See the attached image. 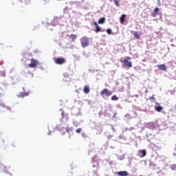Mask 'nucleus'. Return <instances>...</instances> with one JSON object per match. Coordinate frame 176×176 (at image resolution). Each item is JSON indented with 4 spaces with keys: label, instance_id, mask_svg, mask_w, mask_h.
I'll return each instance as SVG.
<instances>
[{
    "label": "nucleus",
    "instance_id": "1",
    "mask_svg": "<svg viewBox=\"0 0 176 176\" xmlns=\"http://www.w3.org/2000/svg\"><path fill=\"white\" fill-rule=\"evenodd\" d=\"M131 58L130 56H127L125 59L121 60V63L128 68H131L133 67V63L129 61V60H131Z\"/></svg>",
    "mask_w": 176,
    "mask_h": 176
},
{
    "label": "nucleus",
    "instance_id": "2",
    "mask_svg": "<svg viewBox=\"0 0 176 176\" xmlns=\"http://www.w3.org/2000/svg\"><path fill=\"white\" fill-rule=\"evenodd\" d=\"M100 96L103 98H105V97H109L110 96H112V91H111L108 89L105 88L100 91Z\"/></svg>",
    "mask_w": 176,
    "mask_h": 176
},
{
    "label": "nucleus",
    "instance_id": "3",
    "mask_svg": "<svg viewBox=\"0 0 176 176\" xmlns=\"http://www.w3.org/2000/svg\"><path fill=\"white\" fill-rule=\"evenodd\" d=\"M80 42H81V46L82 47H87V46H89V38H87V36H83L80 39Z\"/></svg>",
    "mask_w": 176,
    "mask_h": 176
},
{
    "label": "nucleus",
    "instance_id": "4",
    "mask_svg": "<svg viewBox=\"0 0 176 176\" xmlns=\"http://www.w3.org/2000/svg\"><path fill=\"white\" fill-rule=\"evenodd\" d=\"M39 62H38V60L32 58L31 59V63L28 65V67H30V68H36Z\"/></svg>",
    "mask_w": 176,
    "mask_h": 176
},
{
    "label": "nucleus",
    "instance_id": "5",
    "mask_svg": "<svg viewBox=\"0 0 176 176\" xmlns=\"http://www.w3.org/2000/svg\"><path fill=\"white\" fill-rule=\"evenodd\" d=\"M54 62L56 64H58L59 65H63V64H65V58L60 57L54 59Z\"/></svg>",
    "mask_w": 176,
    "mask_h": 176
},
{
    "label": "nucleus",
    "instance_id": "6",
    "mask_svg": "<svg viewBox=\"0 0 176 176\" xmlns=\"http://www.w3.org/2000/svg\"><path fill=\"white\" fill-rule=\"evenodd\" d=\"M138 156H139V157H145L146 156V150H139Z\"/></svg>",
    "mask_w": 176,
    "mask_h": 176
},
{
    "label": "nucleus",
    "instance_id": "7",
    "mask_svg": "<svg viewBox=\"0 0 176 176\" xmlns=\"http://www.w3.org/2000/svg\"><path fill=\"white\" fill-rule=\"evenodd\" d=\"M131 34H133V36L136 39H141V35H142V32H131Z\"/></svg>",
    "mask_w": 176,
    "mask_h": 176
},
{
    "label": "nucleus",
    "instance_id": "8",
    "mask_svg": "<svg viewBox=\"0 0 176 176\" xmlns=\"http://www.w3.org/2000/svg\"><path fill=\"white\" fill-rule=\"evenodd\" d=\"M156 104L158 106L155 107V111H157V112H162V111H163V107L160 106V104L158 102H156Z\"/></svg>",
    "mask_w": 176,
    "mask_h": 176
},
{
    "label": "nucleus",
    "instance_id": "9",
    "mask_svg": "<svg viewBox=\"0 0 176 176\" xmlns=\"http://www.w3.org/2000/svg\"><path fill=\"white\" fill-rule=\"evenodd\" d=\"M116 174L119 176H129V173L126 170L117 172Z\"/></svg>",
    "mask_w": 176,
    "mask_h": 176
},
{
    "label": "nucleus",
    "instance_id": "10",
    "mask_svg": "<svg viewBox=\"0 0 176 176\" xmlns=\"http://www.w3.org/2000/svg\"><path fill=\"white\" fill-rule=\"evenodd\" d=\"M157 67L159 68V69H161V71H164L165 72H167V67H166V65H158Z\"/></svg>",
    "mask_w": 176,
    "mask_h": 176
},
{
    "label": "nucleus",
    "instance_id": "11",
    "mask_svg": "<svg viewBox=\"0 0 176 176\" xmlns=\"http://www.w3.org/2000/svg\"><path fill=\"white\" fill-rule=\"evenodd\" d=\"M83 92L85 94H89V93H90V87L88 85L85 86L83 89Z\"/></svg>",
    "mask_w": 176,
    "mask_h": 176
},
{
    "label": "nucleus",
    "instance_id": "12",
    "mask_svg": "<svg viewBox=\"0 0 176 176\" xmlns=\"http://www.w3.org/2000/svg\"><path fill=\"white\" fill-rule=\"evenodd\" d=\"M94 25H95V27H96V29L95 30L96 32H101V31H102L101 28L98 27V23H97V22H94Z\"/></svg>",
    "mask_w": 176,
    "mask_h": 176
},
{
    "label": "nucleus",
    "instance_id": "13",
    "mask_svg": "<svg viewBox=\"0 0 176 176\" xmlns=\"http://www.w3.org/2000/svg\"><path fill=\"white\" fill-rule=\"evenodd\" d=\"M157 13H159V8H155L154 12L152 13V16H153V17H156V16H157Z\"/></svg>",
    "mask_w": 176,
    "mask_h": 176
},
{
    "label": "nucleus",
    "instance_id": "14",
    "mask_svg": "<svg viewBox=\"0 0 176 176\" xmlns=\"http://www.w3.org/2000/svg\"><path fill=\"white\" fill-rule=\"evenodd\" d=\"M126 14H122V16L120 17V23L121 24H123L124 23V20H126Z\"/></svg>",
    "mask_w": 176,
    "mask_h": 176
},
{
    "label": "nucleus",
    "instance_id": "15",
    "mask_svg": "<svg viewBox=\"0 0 176 176\" xmlns=\"http://www.w3.org/2000/svg\"><path fill=\"white\" fill-rule=\"evenodd\" d=\"M104 23H105V18H101L98 21V24H104Z\"/></svg>",
    "mask_w": 176,
    "mask_h": 176
},
{
    "label": "nucleus",
    "instance_id": "16",
    "mask_svg": "<svg viewBox=\"0 0 176 176\" xmlns=\"http://www.w3.org/2000/svg\"><path fill=\"white\" fill-rule=\"evenodd\" d=\"M70 39H72V41H73V42L76 39V35L75 34H72L69 36Z\"/></svg>",
    "mask_w": 176,
    "mask_h": 176
},
{
    "label": "nucleus",
    "instance_id": "17",
    "mask_svg": "<svg viewBox=\"0 0 176 176\" xmlns=\"http://www.w3.org/2000/svg\"><path fill=\"white\" fill-rule=\"evenodd\" d=\"M111 100H112V101H118V100H119V98H118V96H116V95H114L111 97Z\"/></svg>",
    "mask_w": 176,
    "mask_h": 176
},
{
    "label": "nucleus",
    "instance_id": "18",
    "mask_svg": "<svg viewBox=\"0 0 176 176\" xmlns=\"http://www.w3.org/2000/svg\"><path fill=\"white\" fill-rule=\"evenodd\" d=\"M107 34H109V35H111V34H112V30L111 29H107Z\"/></svg>",
    "mask_w": 176,
    "mask_h": 176
},
{
    "label": "nucleus",
    "instance_id": "19",
    "mask_svg": "<svg viewBox=\"0 0 176 176\" xmlns=\"http://www.w3.org/2000/svg\"><path fill=\"white\" fill-rule=\"evenodd\" d=\"M76 132L78 133H82V129H81V128L77 129L76 130Z\"/></svg>",
    "mask_w": 176,
    "mask_h": 176
},
{
    "label": "nucleus",
    "instance_id": "20",
    "mask_svg": "<svg viewBox=\"0 0 176 176\" xmlns=\"http://www.w3.org/2000/svg\"><path fill=\"white\" fill-rule=\"evenodd\" d=\"M115 5H116V6H120V4H119V1H118V0H115Z\"/></svg>",
    "mask_w": 176,
    "mask_h": 176
},
{
    "label": "nucleus",
    "instance_id": "21",
    "mask_svg": "<svg viewBox=\"0 0 176 176\" xmlns=\"http://www.w3.org/2000/svg\"><path fill=\"white\" fill-rule=\"evenodd\" d=\"M170 168H171L172 170H175L176 166H175V165H172V166H170Z\"/></svg>",
    "mask_w": 176,
    "mask_h": 176
},
{
    "label": "nucleus",
    "instance_id": "22",
    "mask_svg": "<svg viewBox=\"0 0 176 176\" xmlns=\"http://www.w3.org/2000/svg\"><path fill=\"white\" fill-rule=\"evenodd\" d=\"M149 98L150 100H153L155 101V96H151Z\"/></svg>",
    "mask_w": 176,
    "mask_h": 176
}]
</instances>
